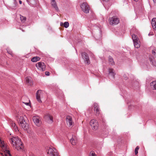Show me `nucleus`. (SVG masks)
<instances>
[{
	"instance_id": "nucleus-17",
	"label": "nucleus",
	"mask_w": 156,
	"mask_h": 156,
	"mask_svg": "<svg viewBox=\"0 0 156 156\" xmlns=\"http://www.w3.org/2000/svg\"><path fill=\"white\" fill-rule=\"evenodd\" d=\"M152 27L154 30H156V18H153L151 20V23Z\"/></svg>"
},
{
	"instance_id": "nucleus-22",
	"label": "nucleus",
	"mask_w": 156,
	"mask_h": 156,
	"mask_svg": "<svg viewBox=\"0 0 156 156\" xmlns=\"http://www.w3.org/2000/svg\"><path fill=\"white\" fill-rule=\"evenodd\" d=\"M133 42L135 48H138L140 47V45L139 43V42H138V41H135Z\"/></svg>"
},
{
	"instance_id": "nucleus-42",
	"label": "nucleus",
	"mask_w": 156,
	"mask_h": 156,
	"mask_svg": "<svg viewBox=\"0 0 156 156\" xmlns=\"http://www.w3.org/2000/svg\"><path fill=\"white\" fill-rule=\"evenodd\" d=\"M133 0L136 2H137L138 1V0Z\"/></svg>"
},
{
	"instance_id": "nucleus-7",
	"label": "nucleus",
	"mask_w": 156,
	"mask_h": 156,
	"mask_svg": "<svg viewBox=\"0 0 156 156\" xmlns=\"http://www.w3.org/2000/svg\"><path fill=\"white\" fill-rule=\"evenodd\" d=\"M80 7L82 10L85 13H87L89 12L90 7L87 3L83 2L80 5Z\"/></svg>"
},
{
	"instance_id": "nucleus-31",
	"label": "nucleus",
	"mask_w": 156,
	"mask_h": 156,
	"mask_svg": "<svg viewBox=\"0 0 156 156\" xmlns=\"http://www.w3.org/2000/svg\"><path fill=\"white\" fill-rule=\"evenodd\" d=\"M152 54L154 55H156V49H154L152 51Z\"/></svg>"
},
{
	"instance_id": "nucleus-30",
	"label": "nucleus",
	"mask_w": 156,
	"mask_h": 156,
	"mask_svg": "<svg viewBox=\"0 0 156 156\" xmlns=\"http://www.w3.org/2000/svg\"><path fill=\"white\" fill-rule=\"evenodd\" d=\"M139 149V146H137L135 149V153L136 155L138 153V150Z\"/></svg>"
},
{
	"instance_id": "nucleus-28",
	"label": "nucleus",
	"mask_w": 156,
	"mask_h": 156,
	"mask_svg": "<svg viewBox=\"0 0 156 156\" xmlns=\"http://www.w3.org/2000/svg\"><path fill=\"white\" fill-rule=\"evenodd\" d=\"M150 62H152V64L153 66H155L156 65V62L154 59H152L151 58H150Z\"/></svg>"
},
{
	"instance_id": "nucleus-36",
	"label": "nucleus",
	"mask_w": 156,
	"mask_h": 156,
	"mask_svg": "<svg viewBox=\"0 0 156 156\" xmlns=\"http://www.w3.org/2000/svg\"><path fill=\"white\" fill-rule=\"evenodd\" d=\"M45 74L46 76H49L50 75V73L48 72H46Z\"/></svg>"
},
{
	"instance_id": "nucleus-20",
	"label": "nucleus",
	"mask_w": 156,
	"mask_h": 156,
	"mask_svg": "<svg viewBox=\"0 0 156 156\" xmlns=\"http://www.w3.org/2000/svg\"><path fill=\"white\" fill-rule=\"evenodd\" d=\"M40 58L37 56L34 57L32 58L31 61L33 62H36L39 61Z\"/></svg>"
},
{
	"instance_id": "nucleus-6",
	"label": "nucleus",
	"mask_w": 156,
	"mask_h": 156,
	"mask_svg": "<svg viewBox=\"0 0 156 156\" xmlns=\"http://www.w3.org/2000/svg\"><path fill=\"white\" fill-rule=\"evenodd\" d=\"M90 124L93 130H96L98 129L99 124L97 120L95 119L91 120Z\"/></svg>"
},
{
	"instance_id": "nucleus-2",
	"label": "nucleus",
	"mask_w": 156,
	"mask_h": 156,
	"mask_svg": "<svg viewBox=\"0 0 156 156\" xmlns=\"http://www.w3.org/2000/svg\"><path fill=\"white\" fill-rule=\"evenodd\" d=\"M92 33L95 38L98 39L101 37V28L98 25H94L92 27Z\"/></svg>"
},
{
	"instance_id": "nucleus-15",
	"label": "nucleus",
	"mask_w": 156,
	"mask_h": 156,
	"mask_svg": "<svg viewBox=\"0 0 156 156\" xmlns=\"http://www.w3.org/2000/svg\"><path fill=\"white\" fill-rule=\"evenodd\" d=\"M45 119L49 123H51L53 121V118L49 114H48L45 117Z\"/></svg>"
},
{
	"instance_id": "nucleus-24",
	"label": "nucleus",
	"mask_w": 156,
	"mask_h": 156,
	"mask_svg": "<svg viewBox=\"0 0 156 156\" xmlns=\"http://www.w3.org/2000/svg\"><path fill=\"white\" fill-rule=\"evenodd\" d=\"M132 38L133 42L138 41L139 39L137 36L135 34H133L132 35Z\"/></svg>"
},
{
	"instance_id": "nucleus-38",
	"label": "nucleus",
	"mask_w": 156,
	"mask_h": 156,
	"mask_svg": "<svg viewBox=\"0 0 156 156\" xmlns=\"http://www.w3.org/2000/svg\"><path fill=\"white\" fill-rule=\"evenodd\" d=\"M154 35V34L153 33H149L148 34V35L149 36H151V35Z\"/></svg>"
},
{
	"instance_id": "nucleus-4",
	"label": "nucleus",
	"mask_w": 156,
	"mask_h": 156,
	"mask_svg": "<svg viewBox=\"0 0 156 156\" xmlns=\"http://www.w3.org/2000/svg\"><path fill=\"white\" fill-rule=\"evenodd\" d=\"M119 22V19L115 16H113L109 19V23L111 25H115L117 24Z\"/></svg>"
},
{
	"instance_id": "nucleus-13",
	"label": "nucleus",
	"mask_w": 156,
	"mask_h": 156,
	"mask_svg": "<svg viewBox=\"0 0 156 156\" xmlns=\"http://www.w3.org/2000/svg\"><path fill=\"white\" fill-rule=\"evenodd\" d=\"M66 120L68 125L69 127H71L73 125L74 123L71 117L70 116H67L66 117Z\"/></svg>"
},
{
	"instance_id": "nucleus-8",
	"label": "nucleus",
	"mask_w": 156,
	"mask_h": 156,
	"mask_svg": "<svg viewBox=\"0 0 156 156\" xmlns=\"http://www.w3.org/2000/svg\"><path fill=\"white\" fill-rule=\"evenodd\" d=\"M49 156H59L57 151L55 148H50L48 153Z\"/></svg>"
},
{
	"instance_id": "nucleus-34",
	"label": "nucleus",
	"mask_w": 156,
	"mask_h": 156,
	"mask_svg": "<svg viewBox=\"0 0 156 156\" xmlns=\"http://www.w3.org/2000/svg\"><path fill=\"white\" fill-rule=\"evenodd\" d=\"M15 131H17L18 130V127L16 126L12 128Z\"/></svg>"
},
{
	"instance_id": "nucleus-12",
	"label": "nucleus",
	"mask_w": 156,
	"mask_h": 156,
	"mask_svg": "<svg viewBox=\"0 0 156 156\" xmlns=\"http://www.w3.org/2000/svg\"><path fill=\"white\" fill-rule=\"evenodd\" d=\"M33 120L35 124L37 126H39L41 123L40 117L38 116H34L33 117Z\"/></svg>"
},
{
	"instance_id": "nucleus-1",
	"label": "nucleus",
	"mask_w": 156,
	"mask_h": 156,
	"mask_svg": "<svg viewBox=\"0 0 156 156\" xmlns=\"http://www.w3.org/2000/svg\"><path fill=\"white\" fill-rule=\"evenodd\" d=\"M11 142L13 147L18 151H21L23 148V146L21 139L18 137H13L11 139Z\"/></svg>"
},
{
	"instance_id": "nucleus-18",
	"label": "nucleus",
	"mask_w": 156,
	"mask_h": 156,
	"mask_svg": "<svg viewBox=\"0 0 156 156\" xmlns=\"http://www.w3.org/2000/svg\"><path fill=\"white\" fill-rule=\"evenodd\" d=\"M109 75L111 76L113 78H115V73L114 71V70L112 69H109Z\"/></svg>"
},
{
	"instance_id": "nucleus-40",
	"label": "nucleus",
	"mask_w": 156,
	"mask_h": 156,
	"mask_svg": "<svg viewBox=\"0 0 156 156\" xmlns=\"http://www.w3.org/2000/svg\"><path fill=\"white\" fill-rule=\"evenodd\" d=\"M19 2L20 4H21L22 3V2L21 0L19 1Z\"/></svg>"
},
{
	"instance_id": "nucleus-35",
	"label": "nucleus",
	"mask_w": 156,
	"mask_h": 156,
	"mask_svg": "<svg viewBox=\"0 0 156 156\" xmlns=\"http://www.w3.org/2000/svg\"><path fill=\"white\" fill-rule=\"evenodd\" d=\"M7 52L9 54L11 55H12L13 53L12 51H7Z\"/></svg>"
},
{
	"instance_id": "nucleus-32",
	"label": "nucleus",
	"mask_w": 156,
	"mask_h": 156,
	"mask_svg": "<svg viewBox=\"0 0 156 156\" xmlns=\"http://www.w3.org/2000/svg\"><path fill=\"white\" fill-rule=\"evenodd\" d=\"M90 156H96L95 154L92 151L90 152Z\"/></svg>"
},
{
	"instance_id": "nucleus-19",
	"label": "nucleus",
	"mask_w": 156,
	"mask_h": 156,
	"mask_svg": "<svg viewBox=\"0 0 156 156\" xmlns=\"http://www.w3.org/2000/svg\"><path fill=\"white\" fill-rule=\"evenodd\" d=\"M150 85L152 89L156 90V81H153L151 82Z\"/></svg>"
},
{
	"instance_id": "nucleus-26",
	"label": "nucleus",
	"mask_w": 156,
	"mask_h": 156,
	"mask_svg": "<svg viewBox=\"0 0 156 156\" xmlns=\"http://www.w3.org/2000/svg\"><path fill=\"white\" fill-rule=\"evenodd\" d=\"M36 0H27L28 4L30 5L34 4Z\"/></svg>"
},
{
	"instance_id": "nucleus-27",
	"label": "nucleus",
	"mask_w": 156,
	"mask_h": 156,
	"mask_svg": "<svg viewBox=\"0 0 156 156\" xmlns=\"http://www.w3.org/2000/svg\"><path fill=\"white\" fill-rule=\"evenodd\" d=\"M20 19L22 22L24 23L26 20V17L23 16L21 15H20Z\"/></svg>"
},
{
	"instance_id": "nucleus-29",
	"label": "nucleus",
	"mask_w": 156,
	"mask_h": 156,
	"mask_svg": "<svg viewBox=\"0 0 156 156\" xmlns=\"http://www.w3.org/2000/svg\"><path fill=\"white\" fill-rule=\"evenodd\" d=\"M69 25V23L68 22H65L64 23V26L66 28H68Z\"/></svg>"
},
{
	"instance_id": "nucleus-23",
	"label": "nucleus",
	"mask_w": 156,
	"mask_h": 156,
	"mask_svg": "<svg viewBox=\"0 0 156 156\" xmlns=\"http://www.w3.org/2000/svg\"><path fill=\"white\" fill-rule=\"evenodd\" d=\"M108 62L111 65H114L115 64V62L113 61L112 58L111 56H109L108 58Z\"/></svg>"
},
{
	"instance_id": "nucleus-37",
	"label": "nucleus",
	"mask_w": 156,
	"mask_h": 156,
	"mask_svg": "<svg viewBox=\"0 0 156 156\" xmlns=\"http://www.w3.org/2000/svg\"><path fill=\"white\" fill-rule=\"evenodd\" d=\"M23 103L25 104L26 105H30V103L29 102H23Z\"/></svg>"
},
{
	"instance_id": "nucleus-33",
	"label": "nucleus",
	"mask_w": 156,
	"mask_h": 156,
	"mask_svg": "<svg viewBox=\"0 0 156 156\" xmlns=\"http://www.w3.org/2000/svg\"><path fill=\"white\" fill-rule=\"evenodd\" d=\"M11 126L12 128L13 127L16 126L15 123L14 122H13L11 124Z\"/></svg>"
},
{
	"instance_id": "nucleus-11",
	"label": "nucleus",
	"mask_w": 156,
	"mask_h": 156,
	"mask_svg": "<svg viewBox=\"0 0 156 156\" xmlns=\"http://www.w3.org/2000/svg\"><path fill=\"white\" fill-rule=\"evenodd\" d=\"M36 66L39 69L41 70L42 71L45 70L46 66L44 62H39L36 64Z\"/></svg>"
},
{
	"instance_id": "nucleus-5",
	"label": "nucleus",
	"mask_w": 156,
	"mask_h": 156,
	"mask_svg": "<svg viewBox=\"0 0 156 156\" xmlns=\"http://www.w3.org/2000/svg\"><path fill=\"white\" fill-rule=\"evenodd\" d=\"M20 125L24 129H26L28 128V124L26 122L23 117L20 116L19 118Z\"/></svg>"
},
{
	"instance_id": "nucleus-25",
	"label": "nucleus",
	"mask_w": 156,
	"mask_h": 156,
	"mask_svg": "<svg viewBox=\"0 0 156 156\" xmlns=\"http://www.w3.org/2000/svg\"><path fill=\"white\" fill-rule=\"evenodd\" d=\"M13 6H11L10 8L12 9H15L17 6V2H16V0H13Z\"/></svg>"
},
{
	"instance_id": "nucleus-41",
	"label": "nucleus",
	"mask_w": 156,
	"mask_h": 156,
	"mask_svg": "<svg viewBox=\"0 0 156 156\" xmlns=\"http://www.w3.org/2000/svg\"><path fill=\"white\" fill-rule=\"evenodd\" d=\"M102 0V1H103L107 2H108L109 0Z\"/></svg>"
},
{
	"instance_id": "nucleus-39",
	"label": "nucleus",
	"mask_w": 156,
	"mask_h": 156,
	"mask_svg": "<svg viewBox=\"0 0 156 156\" xmlns=\"http://www.w3.org/2000/svg\"><path fill=\"white\" fill-rule=\"evenodd\" d=\"M153 1L154 3L156 5V0H152Z\"/></svg>"
},
{
	"instance_id": "nucleus-16",
	"label": "nucleus",
	"mask_w": 156,
	"mask_h": 156,
	"mask_svg": "<svg viewBox=\"0 0 156 156\" xmlns=\"http://www.w3.org/2000/svg\"><path fill=\"white\" fill-rule=\"evenodd\" d=\"M51 6L55 9L56 11H58V9L56 3L55 1V0H51Z\"/></svg>"
},
{
	"instance_id": "nucleus-14",
	"label": "nucleus",
	"mask_w": 156,
	"mask_h": 156,
	"mask_svg": "<svg viewBox=\"0 0 156 156\" xmlns=\"http://www.w3.org/2000/svg\"><path fill=\"white\" fill-rule=\"evenodd\" d=\"M70 142L73 145H75L76 144L77 142V139L75 135H73L72 138L70 139Z\"/></svg>"
},
{
	"instance_id": "nucleus-3",
	"label": "nucleus",
	"mask_w": 156,
	"mask_h": 156,
	"mask_svg": "<svg viewBox=\"0 0 156 156\" xmlns=\"http://www.w3.org/2000/svg\"><path fill=\"white\" fill-rule=\"evenodd\" d=\"M45 95L44 92L41 90H37L36 94V97L37 101L40 103H42V101L41 99V98H43Z\"/></svg>"
},
{
	"instance_id": "nucleus-21",
	"label": "nucleus",
	"mask_w": 156,
	"mask_h": 156,
	"mask_svg": "<svg viewBox=\"0 0 156 156\" xmlns=\"http://www.w3.org/2000/svg\"><path fill=\"white\" fill-rule=\"evenodd\" d=\"M27 83H28L30 85H31L32 78L30 77H27L26 78Z\"/></svg>"
},
{
	"instance_id": "nucleus-9",
	"label": "nucleus",
	"mask_w": 156,
	"mask_h": 156,
	"mask_svg": "<svg viewBox=\"0 0 156 156\" xmlns=\"http://www.w3.org/2000/svg\"><path fill=\"white\" fill-rule=\"evenodd\" d=\"M94 111L96 115L99 116L101 114V110L99 105L96 103H94L93 105Z\"/></svg>"
},
{
	"instance_id": "nucleus-10",
	"label": "nucleus",
	"mask_w": 156,
	"mask_h": 156,
	"mask_svg": "<svg viewBox=\"0 0 156 156\" xmlns=\"http://www.w3.org/2000/svg\"><path fill=\"white\" fill-rule=\"evenodd\" d=\"M82 57L84 60L85 64L89 65L90 63L89 56L86 52L81 53Z\"/></svg>"
}]
</instances>
